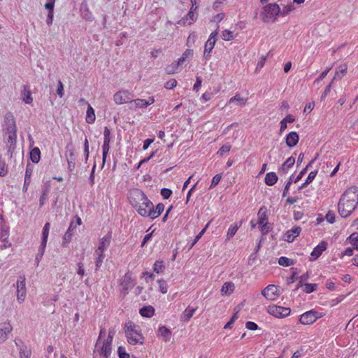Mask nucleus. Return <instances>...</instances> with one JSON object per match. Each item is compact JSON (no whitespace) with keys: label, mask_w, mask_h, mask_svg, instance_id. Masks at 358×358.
<instances>
[{"label":"nucleus","mask_w":358,"mask_h":358,"mask_svg":"<svg viewBox=\"0 0 358 358\" xmlns=\"http://www.w3.org/2000/svg\"><path fill=\"white\" fill-rule=\"evenodd\" d=\"M358 204V187L352 186L341 195L338 203V210L343 217H349Z\"/></svg>","instance_id":"obj_1"},{"label":"nucleus","mask_w":358,"mask_h":358,"mask_svg":"<svg viewBox=\"0 0 358 358\" xmlns=\"http://www.w3.org/2000/svg\"><path fill=\"white\" fill-rule=\"evenodd\" d=\"M128 201L139 215L147 217L150 208H152V201L142 190L138 188L130 189Z\"/></svg>","instance_id":"obj_2"},{"label":"nucleus","mask_w":358,"mask_h":358,"mask_svg":"<svg viewBox=\"0 0 358 358\" xmlns=\"http://www.w3.org/2000/svg\"><path fill=\"white\" fill-rule=\"evenodd\" d=\"M124 331L129 344L131 345L144 344L145 338L142 333L141 328L138 324L129 321L125 323Z\"/></svg>","instance_id":"obj_3"},{"label":"nucleus","mask_w":358,"mask_h":358,"mask_svg":"<svg viewBox=\"0 0 358 358\" xmlns=\"http://www.w3.org/2000/svg\"><path fill=\"white\" fill-rule=\"evenodd\" d=\"M106 334L104 329L100 330L99 338L95 344L94 352L105 358H108L112 352V342L103 339Z\"/></svg>","instance_id":"obj_4"},{"label":"nucleus","mask_w":358,"mask_h":358,"mask_svg":"<svg viewBox=\"0 0 358 358\" xmlns=\"http://www.w3.org/2000/svg\"><path fill=\"white\" fill-rule=\"evenodd\" d=\"M280 16V8L278 4L268 3L263 8L262 19L264 22H274Z\"/></svg>","instance_id":"obj_5"},{"label":"nucleus","mask_w":358,"mask_h":358,"mask_svg":"<svg viewBox=\"0 0 358 358\" xmlns=\"http://www.w3.org/2000/svg\"><path fill=\"white\" fill-rule=\"evenodd\" d=\"M136 285L135 278L130 272L126 273L120 282V292L124 297Z\"/></svg>","instance_id":"obj_6"},{"label":"nucleus","mask_w":358,"mask_h":358,"mask_svg":"<svg viewBox=\"0 0 358 358\" xmlns=\"http://www.w3.org/2000/svg\"><path fill=\"white\" fill-rule=\"evenodd\" d=\"M194 51L192 49H187L182 56L175 62L167 66L166 71L169 74H174L177 72L179 66L182 65L187 59L193 57Z\"/></svg>","instance_id":"obj_7"},{"label":"nucleus","mask_w":358,"mask_h":358,"mask_svg":"<svg viewBox=\"0 0 358 358\" xmlns=\"http://www.w3.org/2000/svg\"><path fill=\"white\" fill-rule=\"evenodd\" d=\"M282 291L281 287L270 284L263 289L261 293L266 299L274 301L279 298Z\"/></svg>","instance_id":"obj_8"},{"label":"nucleus","mask_w":358,"mask_h":358,"mask_svg":"<svg viewBox=\"0 0 358 358\" xmlns=\"http://www.w3.org/2000/svg\"><path fill=\"white\" fill-rule=\"evenodd\" d=\"M50 224L49 222H47L45 224L43 231H42V240L41 243V245L39 247L38 252L36 256V264L38 265L40 261L41 260L47 245L48 238L49 236V231H50Z\"/></svg>","instance_id":"obj_9"},{"label":"nucleus","mask_w":358,"mask_h":358,"mask_svg":"<svg viewBox=\"0 0 358 358\" xmlns=\"http://www.w3.org/2000/svg\"><path fill=\"white\" fill-rule=\"evenodd\" d=\"M219 26H217L215 31L212 32L204 45L203 57L205 59H209L210 58V53L215 47L217 41V36L218 34Z\"/></svg>","instance_id":"obj_10"},{"label":"nucleus","mask_w":358,"mask_h":358,"mask_svg":"<svg viewBox=\"0 0 358 358\" xmlns=\"http://www.w3.org/2000/svg\"><path fill=\"white\" fill-rule=\"evenodd\" d=\"M133 96L128 90H122L115 93L113 100L117 105H122L132 101Z\"/></svg>","instance_id":"obj_11"},{"label":"nucleus","mask_w":358,"mask_h":358,"mask_svg":"<svg viewBox=\"0 0 358 358\" xmlns=\"http://www.w3.org/2000/svg\"><path fill=\"white\" fill-rule=\"evenodd\" d=\"M17 299L20 303L24 301L27 295L25 277L20 276L17 280Z\"/></svg>","instance_id":"obj_12"},{"label":"nucleus","mask_w":358,"mask_h":358,"mask_svg":"<svg viewBox=\"0 0 358 358\" xmlns=\"http://www.w3.org/2000/svg\"><path fill=\"white\" fill-rule=\"evenodd\" d=\"M327 248V242L325 241H322L315 248H314L313 250L310 253V261H315L317 259L322 252L325 251Z\"/></svg>","instance_id":"obj_13"},{"label":"nucleus","mask_w":358,"mask_h":358,"mask_svg":"<svg viewBox=\"0 0 358 358\" xmlns=\"http://www.w3.org/2000/svg\"><path fill=\"white\" fill-rule=\"evenodd\" d=\"M156 334L158 338L166 343L169 342L173 336L171 329L163 325L159 326Z\"/></svg>","instance_id":"obj_14"},{"label":"nucleus","mask_w":358,"mask_h":358,"mask_svg":"<svg viewBox=\"0 0 358 358\" xmlns=\"http://www.w3.org/2000/svg\"><path fill=\"white\" fill-rule=\"evenodd\" d=\"M262 208L259 211V229L263 234H266L268 232L269 228L268 227V218L266 213H262Z\"/></svg>","instance_id":"obj_15"},{"label":"nucleus","mask_w":358,"mask_h":358,"mask_svg":"<svg viewBox=\"0 0 358 358\" xmlns=\"http://www.w3.org/2000/svg\"><path fill=\"white\" fill-rule=\"evenodd\" d=\"M12 331V327L9 322H5L0 324V344L4 343Z\"/></svg>","instance_id":"obj_16"},{"label":"nucleus","mask_w":358,"mask_h":358,"mask_svg":"<svg viewBox=\"0 0 358 358\" xmlns=\"http://www.w3.org/2000/svg\"><path fill=\"white\" fill-rule=\"evenodd\" d=\"M164 205L162 203H158L156 207H154L153 203H152V208H150V211H148L147 217H150L152 220H154L158 217L164 211Z\"/></svg>","instance_id":"obj_17"},{"label":"nucleus","mask_w":358,"mask_h":358,"mask_svg":"<svg viewBox=\"0 0 358 358\" xmlns=\"http://www.w3.org/2000/svg\"><path fill=\"white\" fill-rule=\"evenodd\" d=\"M9 237V227L0 215V241H6Z\"/></svg>","instance_id":"obj_18"},{"label":"nucleus","mask_w":358,"mask_h":358,"mask_svg":"<svg viewBox=\"0 0 358 358\" xmlns=\"http://www.w3.org/2000/svg\"><path fill=\"white\" fill-rule=\"evenodd\" d=\"M301 231V228L300 227L295 226L292 227L286 232L285 240L289 243L293 242L294 239L299 236Z\"/></svg>","instance_id":"obj_19"},{"label":"nucleus","mask_w":358,"mask_h":358,"mask_svg":"<svg viewBox=\"0 0 358 358\" xmlns=\"http://www.w3.org/2000/svg\"><path fill=\"white\" fill-rule=\"evenodd\" d=\"M299 136L296 131L289 132L285 137L286 145L289 148L294 147L299 142Z\"/></svg>","instance_id":"obj_20"},{"label":"nucleus","mask_w":358,"mask_h":358,"mask_svg":"<svg viewBox=\"0 0 358 358\" xmlns=\"http://www.w3.org/2000/svg\"><path fill=\"white\" fill-rule=\"evenodd\" d=\"M234 283L232 282H226L223 284L220 289V294L222 296H229L234 292Z\"/></svg>","instance_id":"obj_21"},{"label":"nucleus","mask_w":358,"mask_h":358,"mask_svg":"<svg viewBox=\"0 0 358 358\" xmlns=\"http://www.w3.org/2000/svg\"><path fill=\"white\" fill-rule=\"evenodd\" d=\"M322 315L317 317L315 315H301L299 322L304 325L311 324L314 323L318 318L321 317Z\"/></svg>","instance_id":"obj_22"},{"label":"nucleus","mask_w":358,"mask_h":358,"mask_svg":"<svg viewBox=\"0 0 358 358\" xmlns=\"http://www.w3.org/2000/svg\"><path fill=\"white\" fill-rule=\"evenodd\" d=\"M33 173V170L29 166H27L24 175V182L22 187L23 192H27L29 188V186L31 183V175Z\"/></svg>","instance_id":"obj_23"},{"label":"nucleus","mask_w":358,"mask_h":358,"mask_svg":"<svg viewBox=\"0 0 358 358\" xmlns=\"http://www.w3.org/2000/svg\"><path fill=\"white\" fill-rule=\"evenodd\" d=\"M22 101L27 104H30L33 102V98L29 86L24 85L23 87V91L22 92Z\"/></svg>","instance_id":"obj_24"},{"label":"nucleus","mask_w":358,"mask_h":358,"mask_svg":"<svg viewBox=\"0 0 358 358\" xmlns=\"http://www.w3.org/2000/svg\"><path fill=\"white\" fill-rule=\"evenodd\" d=\"M111 234L108 233L106 236L102 237L98 245V248L100 249V250H106L109 245L110 244L111 241Z\"/></svg>","instance_id":"obj_25"},{"label":"nucleus","mask_w":358,"mask_h":358,"mask_svg":"<svg viewBox=\"0 0 358 358\" xmlns=\"http://www.w3.org/2000/svg\"><path fill=\"white\" fill-rule=\"evenodd\" d=\"M268 313H291V309L289 308H285L276 305H271L268 307Z\"/></svg>","instance_id":"obj_26"},{"label":"nucleus","mask_w":358,"mask_h":358,"mask_svg":"<svg viewBox=\"0 0 358 358\" xmlns=\"http://www.w3.org/2000/svg\"><path fill=\"white\" fill-rule=\"evenodd\" d=\"M295 163V158L294 157H289L286 161L282 164L280 169V171L282 173H286L290 168H292Z\"/></svg>","instance_id":"obj_27"},{"label":"nucleus","mask_w":358,"mask_h":358,"mask_svg":"<svg viewBox=\"0 0 358 358\" xmlns=\"http://www.w3.org/2000/svg\"><path fill=\"white\" fill-rule=\"evenodd\" d=\"M248 99L247 97H241L239 94H235L229 99V103H235L236 105L243 106L247 103Z\"/></svg>","instance_id":"obj_28"},{"label":"nucleus","mask_w":358,"mask_h":358,"mask_svg":"<svg viewBox=\"0 0 358 358\" xmlns=\"http://www.w3.org/2000/svg\"><path fill=\"white\" fill-rule=\"evenodd\" d=\"M348 71L347 64H344L340 65L336 70L334 80H341L346 73Z\"/></svg>","instance_id":"obj_29"},{"label":"nucleus","mask_w":358,"mask_h":358,"mask_svg":"<svg viewBox=\"0 0 358 358\" xmlns=\"http://www.w3.org/2000/svg\"><path fill=\"white\" fill-rule=\"evenodd\" d=\"M96 120V115L94 108L90 104H88V107L86 111L85 121L88 124H93Z\"/></svg>","instance_id":"obj_30"},{"label":"nucleus","mask_w":358,"mask_h":358,"mask_svg":"<svg viewBox=\"0 0 358 358\" xmlns=\"http://www.w3.org/2000/svg\"><path fill=\"white\" fill-rule=\"evenodd\" d=\"M8 142L10 143L11 145L15 143L16 138H17V131H16V127L15 124H13L11 127H9L8 129Z\"/></svg>","instance_id":"obj_31"},{"label":"nucleus","mask_w":358,"mask_h":358,"mask_svg":"<svg viewBox=\"0 0 358 358\" xmlns=\"http://www.w3.org/2000/svg\"><path fill=\"white\" fill-rule=\"evenodd\" d=\"M196 20V15L192 11H189L186 16L182 18L180 22L183 25L187 24L189 25L192 24Z\"/></svg>","instance_id":"obj_32"},{"label":"nucleus","mask_w":358,"mask_h":358,"mask_svg":"<svg viewBox=\"0 0 358 358\" xmlns=\"http://www.w3.org/2000/svg\"><path fill=\"white\" fill-rule=\"evenodd\" d=\"M265 183L268 186H272L278 181V176L274 172H269L265 176Z\"/></svg>","instance_id":"obj_33"},{"label":"nucleus","mask_w":358,"mask_h":358,"mask_svg":"<svg viewBox=\"0 0 358 358\" xmlns=\"http://www.w3.org/2000/svg\"><path fill=\"white\" fill-rule=\"evenodd\" d=\"M76 228V225H73V223L71 222L69 229H67L66 232L65 233L63 237V240L64 242L69 243L71 241Z\"/></svg>","instance_id":"obj_34"},{"label":"nucleus","mask_w":358,"mask_h":358,"mask_svg":"<svg viewBox=\"0 0 358 358\" xmlns=\"http://www.w3.org/2000/svg\"><path fill=\"white\" fill-rule=\"evenodd\" d=\"M165 268L166 267L164 261L157 260L153 265V271L157 274H160L164 273Z\"/></svg>","instance_id":"obj_35"},{"label":"nucleus","mask_w":358,"mask_h":358,"mask_svg":"<svg viewBox=\"0 0 358 358\" xmlns=\"http://www.w3.org/2000/svg\"><path fill=\"white\" fill-rule=\"evenodd\" d=\"M295 10V7L294 5V3H289L287 5L282 7V8H280V16L285 17L288 15L290 13L294 11Z\"/></svg>","instance_id":"obj_36"},{"label":"nucleus","mask_w":358,"mask_h":358,"mask_svg":"<svg viewBox=\"0 0 358 358\" xmlns=\"http://www.w3.org/2000/svg\"><path fill=\"white\" fill-rule=\"evenodd\" d=\"M30 158L34 163H38L39 162L41 158V151L38 148H34L31 150Z\"/></svg>","instance_id":"obj_37"},{"label":"nucleus","mask_w":358,"mask_h":358,"mask_svg":"<svg viewBox=\"0 0 358 358\" xmlns=\"http://www.w3.org/2000/svg\"><path fill=\"white\" fill-rule=\"evenodd\" d=\"M157 283L159 285V292L163 294H166L169 289L167 282L164 279L161 278L157 280Z\"/></svg>","instance_id":"obj_38"},{"label":"nucleus","mask_w":358,"mask_h":358,"mask_svg":"<svg viewBox=\"0 0 358 358\" xmlns=\"http://www.w3.org/2000/svg\"><path fill=\"white\" fill-rule=\"evenodd\" d=\"M278 264L282 266H289L294 265L295 261L286 257H280L278 259Z\"/></svg>","instance_id":"obj_39"},{"label":"nucleus","mask_w":358,"mask_h":358,"mask_svg":"<svg viewBox=\"0 0 358 358\" xmlns=\"http://www.w3.org/2000/svg\"><path fill=\"white\" fill-rule=\"evenodd\" d=\"M303 291L306 294H310L315 291L317 288V284L316 283H305L303 286H302Z\"/></svg>","instance_id":"obj_40"},{"label":"nucleus","mask_w":358,"mask_h":358,"mask_svg":"<svg viewBox=\"0 0 358 358\" xmlns=\"http://www.w3.org/2000/svg\"><path fill=\"white\" fill-rule=\"evenodd\" d=\"M349 243L354 246V248L358 250V234L352 233L347 239Z\"/></svg>","instance_id":"obj_41"},{"label":"nucleus","mask_w":358,"mask_h":358,"mask_svg":"<svg viewBox=\"0 0 358 358\" xmlns=\"http://www.w3.org/2000/svg\"><path fill=\"white\" fill-rule=\"evenodd\" d=\"M238 228L239 226H238L236 224H231L228 229L227 234V239H231L236 234Z\"/></svg>","instance_id":"obj_42"},{"label":"nucleus","mask_w":358,"mask_h":358,"mask_svg":"<svg viewBox=\"0 0 358 358\" xmlns=\"http://www.w3.org/2000/svg\"><path fill=\"white\" fill-rule=\"evenodd\" d=\"M210 224V221L208 222L205 227L199 233V234H197L195 237V238L194 239L193 242L192 243L191 245H190V249L193 248V246L199 241V239L202 237V236L204 234V233L206 231L208 227H209Z\"/></svg>","instance_id":"obj_43"},{"label":"nucleus","mask_w":358,"mask_h":358,"mask_svg":"<svg viewBox=\"0 0 358 358\" xmlns=\"http://www.w3.org/2000/svg\"><path fill=\"white\" fill-rule=\"evenodd\" d=\"M131 103L134 105L135 108H147L145 99H136L132 100V101H131Z\"/></svg>","instance_id":"obj_44"},{"label":"nucleus","mask_w":358,"mask_h":358,"mask_svg":"<svg viewBox=\"0 0 358 358\" xmlns=\"http://www.w3.org/2000/svg\"><path fill=\"white\" fill-rule=\"evenodd\" d=\"M234 33L229 30V29H224L222 32V38L225 41H231L234 39Z\"/></svg>","instance_id":"obj_45"},{"label":"nucleus","mask_w":358,"mask_h":358,"mask_svg":"<svg viewBox=\"0 0 358 358\" xmlns=\"http://www.w3.org/2000/svg\"><path fill=\"white\" fill-rule=\"evenodd\" d=\"M231 146L229 143L223 145L217 152V155L223 156L225 153L229 152L231 150Z\"/></svg>","instance_id":"obj_46"},{"label":"nucleus","mask_w":358,"mask_h":358,"mask_svg":"<svg viewBox=\"0 0 358 358\" xmlns=\"http://www.w3.org/2000/svg\"><path fill=\"white\" fill-rule=\"evenodd\" d=\"M110 150V142H103V146H102V150H103V163H105L108 152Z\"/></svg>","instance_id":"obj_47"},{"label":"nucleus","mask_w":358,"mask_h":358,"mask_svg":"<svg viewBox=\"0 0 358 358\" xmlns=\"http://www.w3.org/2000/svg\"><path fill=\"white\" fill-rule=\"evenodd\" d=\"M117 353L119 358H129L130 355L127 352L124 347L120 346L117 349Z\"/></svg>","instance_id":"obj_48"},{"label":"nucleus","mask_w":358,"mask_h":358,"mask_svg":"<svg viewBox=\"0 0 358 358\" xmlns=\"http://www.w3.org/2000/svg\"><path fill=\"white\" fill-rule=\"evenodd\" d=\"M177 83L178 82L175 78H171L166 82L164 84V87L168 90H172L176 87Z\"/></svg>","instance_id":"obj_49"},{"label":"nucleus","mask_w":358,"mask_h":358,"mask_svg":"<svg viewBox=\"0 0 358 358\" xmlns=\"http://www.w3.org/2000/svg\"><path fill=\"white\" fill-rule=\"evenodd\" d=\"M221 179H222V174H220V173L216 174L213 178V179L211 180V184H210V188L213 189L215 187H216L218 185V183L220 182V181L221 180Z\"/></svg>","instance_id":"obj_50"},{"label":"nucleus","mask_w":358,"mask_h":358,"mask_svg":"<svg viewBox=\"0 0 358 358\" xmlns=\"http://www.w3.org/2000/svg\"><path fill=\"white\" fill-rule=\"evenodd\" d=\"M335 213L332 210H329L325 215V219L330 224H333L335 222Z\"/></svg>","instance_id":"obj_51"},{"label":"nucleus","mask_w":358,"mask_h":358,"mask_svg":"<svg viewBox=\"0 0 358 358\" xmlns=\"http://www.w3.org/2000/svg\"><path fill=\"white\" fill-rule=\"evenodd\" d=\"M8 173V168L4 161L0 159V176H5Z\"/></svg>","instance_id":"obj_52"},{"label":"nucleus","mask_w":358,"mask_h":358,"mask_svg":"<svg viewBox=\"0 0 358 358\" xmlns=\"http://www.w3.org/2000/svg\"><path fill=\"white\" fill-rule=\"evenodd\" d=\"M155 308L152 306H143L140 309L139 313H154Z\"/></svg>","instance_id":"obj_53"},{"label":"nucleus","mask_w":358,"mask_h":358,"mask_svg":"<svg viewBox=\"0 0 358 358\" xmlns=\"http://www.w3.org/2000/svg\"><path fill=\"white\" fill-rule=\"evenodd\" d=\"M331 69V67L327 68L324 71H322L321 73V74L319 76V77L315 79V80L314 81V83H319L320 80L324 79L327 76V75L328 74V73L329 72V71Z\"/></svg>","instance_id":"obj_54"},{"label":"nucleus","mask_w":358,"mask_h":358,"mask_svg":"<svg viewBox=\"0 0 358 358\" xmlns=\"http://www.w3.org/2000/svg\"><path fill=\"white\" fill-rule=\"evenodd\" d=\"M31 351L27 348L21 349L20 350V358H30Z\"/></svg>","instance_id":"obj_55"},{"label":"nucleus","mask_w":358,"mask_h":358,"mask_svg":"<svg viewBox=\"0 0 358 358\" xmlns=\"http://www.w3.org/2000/svg\"><path fill=\"white\" fill-rule=\"evenodd\" d=\"M110 131L108 127H104L103 130V142H110Z\"/></svg>","instance_id":"obj_56"},{"label":"nucleus","mask_w":358,"mask_h":358,"mask_svg":"<svg viewBox=\"0 0 358 358\" xmlns=\"http://www.w3.org/2000/svg\"><path fill=\"white\" fill-rule=\"evenodd\" d=\"M105 257L96 256L95 257V270L97 271L102 265Z\"/></svg>","instance_id":"obj_57"},{"label":"nucleus","mask_w":358,"mask_h":358,"mask_svg":"<svg viewBox=\"0 0 358 358\" xmlns=\"http://www.w3.org/2000/svg\"><path fill=\"white\" fill-rule=\"evenodd\" d=\"M171 194H172V191L169 189L163 188L161 190V195L165 199H169Z\"/></svg>","instance_id":"obj_58"},{"label":"nucleus","mask_w":358,"mask_h":358,"mask_svg":"<svg viewBox=\"0 0 358 358\" xmlns=\"http://www.w3.org/2000/svg\"><path fill=\"white\" fill-rule=\"evenodd\" d=\"M141 278H145V281L148 282L149 279H154L155 275L152 273L145 271L142 273Z\"/></svg>","instance_id":"obj_59"},{"label":"nucleus","mask_w":358,"mask_h":358,"mask_svg":"<svg viewBox=\"0 0 358 358\" xmlns=\"http://www.w3.org/2000/svg\"><path fill=\"white\" fill-rule=\"evenodd\" d=\"M225 17V14L224 13H220L215 15L213 19L212 22L220 23Z\"/></svg>","instance_id":"obj_60"},{"label":"nucleus","mask_w":358,"mask_h":358,"mask_svg":"<svg viewBox=\"0 0 358 358\" xmlns=\"http://www.w3.org/2000/svg\"><path fill=\"white\" fill-rule=\"evenodd\" d=\"M310 165V163H309L302 171H300V173L296 177V178L294 181V182H297L298 181H299L301 179V178L303 176V175L306 173Z\"/></svg>","instance_id":"obj_61"},{"label":"nucleus","mask_w":358,"mask_h":358,"mask_svg":"<svg viewBox=\"0 0 358 358\" xmlns=\"http://www.w3.org/2000/svg\"><path fill=\"white\" fill-rule=\"evenodd\" d=\"M314 107L315 103L313 102L308 103L303 109V113H310L313 110Z\"/></svg>","instance_id":"obj_62"},{"label":"nucleus","mask_w":358,"mask_h":358,"mask_svg":"<svg viewBox=\"0 0 358 358\" xmlns=\"http://www.w3.org/2000/svg\"><path fill=\"white\" fill-rule=\"evenodd\" d=\"M317 173V171H311L309 173L306 181V183H311L313 182V180L315 179L316 175Z\"/></svg>","instance_id":"obj_63"},{"label":"nucleus","mask_w":358,"mask_h":358,"mask_svg":"<svg viewBox=\"0 0 358 358\" xmlns=\"http://www.w3.org/2000/svg\"><path fill=\"white\" fill-rule=\"evenodd\" d=\"M48 194V189L45 188L43 191L42 194H41V198H40V200H39L40 206H43L44 204V202H45V199L47 198Z\"/></svg>","instance_id":"obj_64"}]
</instances>
